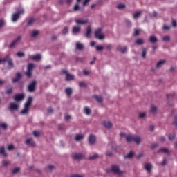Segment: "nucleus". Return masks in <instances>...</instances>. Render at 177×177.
Instances as JSON below:
<instances>
[{
  "instance_id": "f257e3e1",
  "label": "nucleus",
  "mask_w": 177,
  "mask_h": 177,
  "mask_svg": "<svg viewBox=\"0 0 177 177\" xmlns=\"http://www.w3.org/2000/svg\"><path fill=\"white\" fill-rule=\"evenodd\" d=\"M32 103V97H28L24 104V109L21 111V114H27L30 111V106Z\"/></svg>"
},
{
  "instance_id": "f03ea898",
  "label": "nucleus",
  "mask_w": 177,
  "mask_h": 177,
  "mask_svg": "<svg viewBox=\"0 0 177 177\" xmlns=\"http://www.w3.org/2000/svg\"><path fill=\"white\" fill-rule=\"evenodd\" d=\"M127 142H135L137 145L140 143V136L136 135H129L126 136Z\"/></svg>"
},
{
  "instance_id": "7ed1b4c3",
  "label": "nucleus",
  "mask_w": 177,
  "mask_h": 177,
  "mask_svg": "<svg viewBox=\"0 0 177 177\" xmlns=\"http://www.w3.org/2000/svg\"><path fill=\"white\" fill-rule=\"evenodd\" d=\"M110 171L117 175H122V174H124L122 171L120 170V167L115 165H112L111 170H107L106 172H110Z\"/></svg>"
},
{
  "instance_id": "20e7f679",
  "label": "nucleus",
  "mask_w": 177,
  "mask_h": 177,
  "mask_svg": "<svg viewBox=\"0 0 177 177\" xmlns=\"http://www.w3.org/2000/svg\"><path fill=\"white\" fill-rule=\"evenodd\" d=\"M102 31H103V29L102 28H98L95 31V37L97 38V39H104V35L102 33Z\"/></svg>"
},
{
  "instance_id": "39448f33",
  "label": "nucleus",
  "mask_w": 177,
  "mask_h": 177,
  "mask_svg": "<svg viewBox=\"0 0 177 177\" xmlns=\"http://www.w3.org/2000/svg\"><path fill=\"white\" fill-rule=\"evenodd\" d=\"M3 62L8 63L9 68H13V60L10 58V55H6L5 57L3 58Z\"/></svg>"
},
{
  "instance_id": "423d86ee",
  "label": "nucleus",
  "mask_w": 177,
  "mask_h": 177,
  "mask_svg": "<svg viewBox=\"0 0 177 177\" xmlns=\"http://www.w3.org/2000/svg\"><path fill=\"white\" fill-rule=\"evenodd\" d=\"M20 15H24V10L21 9L17 12L14 13L12 16V21H17L19 17H20Z\"/></svg>"
},
{
  "instance_id": "0eeeda50",
  "label": "nucleus",
  "mask_w": 177,
  "mask_h": 177,
  "mask_svg": "<svg viewBox=\"0 0 177 177\" xmlns=\"http://www.w3.org/2000/svg\"><path fill=\"white\" fill-rule=\"evenodd\" d=\"M62 74H65L66 75V81H71L74 80V75H71L68 73V72L66 70H62Z\"/></svg>"
},
{
  "instance_id": "6e6552de",
  "label": "nucleus",
  "mask_w": 177,
  "mask_h": 177,
  "mask_svg": "<svg viewBox=\"0 0 177 177\" xmlns=\"http://www.w3.org/2000/svg\"><path fill=\"white\" fill-rule=\"evenodd\" d=\"M35 86H37V82L34 80L28 86V91L30 93L34 92L35 91Z\"/></svg>"
},
{
  "instance_id": "1a4fd4ad",
  "label": "nucleus",
  "mask_w": 177,
  "mask_h": 177,
  "mask_svg": "<svg viewBox=\"0 0 177 177\" xmlns=\"http://www.w3.org/2000/svg\"><path fill=\"white\" fill-rule=\"evenodd\" d=\"M73 160H84L85 158V155H82V153H73L72 156Z\"/></svg>"
},
{
  "instance_id": "9d476101",
  "label": "nucleus",
  "mask_w": 177,
  "mask_h": 177,
  "mask_svg": "<svg viewBox=\"0 0 177 177\" xmlns=\"http://www.w3.org/2000/svg\"><path fill=\"white\" fill-rule=\"evenodd\" d=\"M24 99V94H17L14 96V100L15 102H20Z\"/></svg>"
},
{
  "instance_id": "9b49d317",
  "label": "nucleus",
  "mask_w": 177,
  "mask_h": 177,
  "mask_svg": "<svg viewBox=\"0 0 177 177\" xmlns=\"http://www.w3.org/2000/svg\"><path fill=\"white\" fill-rule=\"evenodd\" d=\"M20 39H21V36H17V37L8 46V48H13V46H15V45H16L19 41H20Z\"/></svg>"
},
{
  "instance_id": "f8f14e48",
  "label": "nucleus",
  "mask_w": 177,
  "mask_h": 177,
  "mask_svg": "<svg viewBox=\"0 0 177 177\" xmlns=\"http://www.w3.org/2000/svg\"><path fill=\"white\" fill-rule=\"evenodd\" d=\"M29 59H31V60H35L36 62H39V60L41 59V54H37L35 55H30L29 57Z\"/></svg>"
},
{
  "instance_id": "ddd939ff",
  "label": "nucleus",
  "mask_w": 177,
  "mask_h": 177,
  "mask_svg": "<svg viewBox=\"0 0 177 177\" xmlns=\"http://www.w3.org/2000/svg\"><path fill=\"white\" fill-rule=\"evenodd\" d=\"M92 32V29H91V26H88L86 32L84 33V36L86 38H91V33Z\"/></svg>"
},
{
  "instance_id": "4468645a",
  "label": "nucleus",
  "mask_w": 177,
  "mask_h": 177,
  "mask_svg": "<svg viewBox=\"0 0 177 177\" xmlns=\"http://www.w3.org/2000/svg\"><path fill=\"white\" fill-rule=\"evenodd\" d=\"M21 78V73H17L15 78L12 79V82H19V80Z\"/></svg>"
},
{
  "instance_id": "2eb2a0df",
  "label": "nucleus",
  "mask_w": 177,
  "mask_h": 177,
  "mask_svg": "<svg viewBox=\"0 0 177 177\" xmlns=\"http://www.w3.org/2000/svg\"><path fill=\"white\" fill-rule=\"evenodd\" d=\"M151 168H153V166L150 163H147L145 165V169L150 174L151 172Z\"/></svg>"
},
{
  "instance_id": "dca6fc26",
  "label": "nucleus",
  "mask_w": 177,
  "mask_h": 177,
  "mask_svg": "<svg viewBox=\"0 0 177 177\" xmlns=\"http://www.w3.org/2000/svg\"><path fill=\"white\" fill-rule=\"evenodd\" d=\"M26 145H28V146H35V142H34V140H32V138H28L25 142Z\"/></svg>"
},
{
  "instance_id": "f3484780",
  "label": "nucleus",
  "mask_w": 177,
  "mask_h": 177,
  "mask_svg": "<svg viewBox=\"0 0 177 177\" xmlns=\"http://www.w3.org/2000/svg\"><path fill=\"white\" fill-rule=\"evenodd\" d=\"M8 109L9 110H18L19 105L16 104L15 103H10Z\"/></svg>"
},
{
  "instance_id": "a211bd4d",
  "label": "nucleus",
  "mask_w": 177,
  "mask_h": 177,
  "mask_svg": "<svg viewBox=\"0 0 177 177\" xmlns=\"http://www.w3.org/2000/svg\"><path fill=\"white\" fill-rule=\"evenodd\" d=\"M88 142L90 145H93V143L96 142V137H95L93 135H90L88 137Z\"/></svg>"
},
{
  "instance_id": "6ab92c4d",
  "label": "nucleus",
  "mask_w": 177,
  "mask_h": 177,
  "mask_svg": "<svg viewBox=\"0 0 177 177\" xmlns=\"http://www.w3.org/2000/svg\"><path fill=\"white\" fill-rule=\"evenodd\" d=\"M117 50H119V52H122V53H125V52H127V46H118L117 48Z\"/></svg>"
},
{
  "instance_id": "aec40b11",
  "label": "nucleus",
  "mask_w": 177,
  "mask_h": 177,
  "mask_svg": "<svg viewBox=\"0 0 177 177\" xmlns=\"http://www.w3.org/2000/svg\"><path fill=\"white\" fill-rule=\"evenodd\" d=\"M75 46H76V49H77V50H82L84 49V44H82L80 42H77L75 44Z\"/></svg>"
},
{
  "instance_id": "412c9836",
  "label": "nucleus",
  "mask_w": 177,
  "mask_h": 177,
  "mask_svg": "<svg viewBox=\"0 0 177 177\" xmlns=\"http://www.w3.org/2000/svg\"><path fill=\"white\" fill-rule=\"evenodd\" d=\"M103 124H104V127H105V128H108V129H110L111 128V127H113V124L109 121H104L103 122Z\"/></svg>"
},
{
  "instance_id": "4be33fe9",
  "label": "nucleus",
  "mask_w": 177,
  "mask_h": 177,
  "mask_svg": "<svg viewBox=\"0 0 177 177\" xmlns=\"http://www.w3.org/2000/svg\"><path fill=\"white\" fill-rule=\"evenodd\" d=\"M81 30V28L78 26H74L72 29V32L73 34H78V32Z\"/></svg>"
},
{
  "instance_id": "5701e85b",
  "label": "nucleus",
  "mask_w": 177,
  "mask_h": 177,
  "mask_svg": "<svg viewBox=\"0 0 177 177\" xmlns=\"http://www.w3.org/2000/svg\"><path fill=\"white\" fill-rule=\"evenodd\" d=\"M82 139H84V136L81 134H77L75 137V140H76V142H80Z\"/></svg>"
},
{
  "instance_id": "b1692460",
  "label": "nucleus",
  "mask_w": 177,
  "mask_h": 177,
  "mask_svg": "<svg viewBox=\"0 0 177 177\" xmlns=\"http://www.w3.org/2000/svg\"><path fill=\"white\" fill-rule=\"evenodd\" d=\"M93 98L96 100V101L98 102V103H102V102H103V98L102 97V96L94 95Z\"/></svg>"
},
{
  "instance_id": "393cba45",
  "label": "nucleus",
  "mask_w": 177,
  "mask_h": 177,
  "mask_svg": "<svg viewBox=\"0 0 177 177\" xmlns=\"http://www.w3.org/2000/svg\"><path fill=\"white\" fill-rule=\"evenodd\" d=\"M75 23H77V24H86V23H88V20L77 19L75 20Z\"/></svg>"
},
{
  "instance_id": "a878e982",
  "label": "nucleus",
  "mask_w": 177,
  "mask_h": 177,
  "mask_svg": "<svg viewBox=\"0 0 177 177\" xmlns=\"http://www.w3.org/2000/svg\"><path fill=\"white\" fill-rule=\"evenodd\" d=\"M157 37H156L155 36H151L149 37V41L151 42V44H155V42H157Z\"/></svg>"
},
{
  "instance_id": "bb28decb",
  "label": "nucleus",
  "mask_w": 177,
  "mask_h": 177,
  "mask_svg": "<svg viewBox=\"0 0 177 177\" xmlns=\"http://www.w3.org/2000/svg\"><path fill=\"white\" fill-rule=\"evenodd\" d=\"M158 153H166V154H169V151L167 148H162L158 151Z\"/></svg>"
},
{
  "instance_id": "cd10ccee",
  "label": "nucleus",
  "mask_w": 177,
  "mask_h": 177,
  "mask_svg": "<svg viewBox=\"0 0 177 177\" xmlns=\"http://www.w3.org/2000/svg\"><path fill=\"white\" fill-rule=\"evenodd\" d=\"M0 154H2L3 157H6V153H5V147H0Z\"/></svg>"
},
{
  "instance_id": "c85d7f7f",
  "label": "nucleus",
  "mask_w": 177,
  "mask_h": 177,
  "mask_svg": "<svg viewBox=\"0 0 177 177\" xmlns=\"http://www.w3.org/2000/svg\"><path fill=\"white\" fill-rule=\"evenodd\" d=\"M65 92L68 96H70L71 93H73V90L70 88H66Z\"/></svg>"
},
{
  "instance_id": "c756f323",
  "label": "nucleus",
  "mask_w": 177,
  "mask_h": 177,
  "mask_svg": "<svg viewBox=\"0 0 177 177\" xmlns=\"http://www.w3.org/2000/svg\"><path fill=\"white\" fill-rule=\"evenodd\" d=\"M135 43L137 45H143V44H145V42L143 41V39H138L136 40Z\"/></svg>"
},
{
  "instance_id": "7c9ffc66",
  "label": "nucleus",
  "mask_w": 177,
  "mask_h": 177,
  "mask_svg": "<svg viewBox=\"0 0 177 177\" xmlns=\"http://www.w3.org/2000/svg\"><path fill=\"white\" fill-rule=\"evenodd\" d=\"M164 63H165V60H161L159 61L157 64H156V67L158 68L160 67H161V66H162L164 64Z\"/></svg>"
},
{
  "instance_id": "2f4dec72",
  "label": "nucleus",
  "mask_w": 177,
  "mask_h": 177,
  "mask_svg": "<svg viewBox=\"0 0 177 177\" xmlns=\"http://www.w3.org/2000/svg\"><path fill=\"white\" fill-rule=\"evenodd\" d=\"M34 21H35V19L34 18H31L28 21V26H32L34 24Z\"/></svg>"
},
{
  "instance_id": "473e14b6",
  "label": "nucleus",
  "mask_w": 177,
  "mask_h": 177,
  "mask_svg": "<svg viewBox=\"0 0 177 177\" xmlns=\"http://www.w3.org/2000/svg\"><path fill=\"white\" fill-rule=\"evenodd\" d=\"M84 113L86 115H89V114H91V109L86 106L84 107Z\"/></svg>"
},
{
  "instance_id": "72a5a7b5",
  "label": "nucleus",
  "mask_w": 177,
  "mask_h": 177,
  "mask_svg": "<svg viewBox=\"0 0 177 177\" xmlns=\"http://www.w3.org/2000/svg\"><path fill=\"white\" fill-rule=\"evenodd\" d=\"M147 53V50L146 48H142V57H143V59H145V57H146Z\"/></svg>"
},
{
  "instance_id": "f704fd0d",
  "label": "nucleus",
  "mask_w": 177,
  "mask_h": 177,
  "mask_svg": "<svg viewBox=\"0 0 177 177\" xmlns=\"http://www.w3.org/2000/svg\"><path fill=\"white\" fill-rule=\"evenodd\" d=\"M32 68H34V64H28L27 70L29 71H32Z\"/></svg>"
},
{
  "instance_id": "c9c22d12",
  "label": "nucleus",
  "mask_w": 177,
  "mask_h": 177,
  "mask_svg": "<svg viewBox=\"0 0 177 177\" xmlns=\"http://www.w3.org/2000/svg\"><path fill=\"white\" fill-rule=\"evenodd\" d=\"M67 32H68V27L65 26L62 30V34L64 35H66V34H67Z\"/></svg>"
},
{
  "instance_id": "e433bc0d",
  "label": "nucleus",
  "mask_w": 177,
  "mask_h": 177,
  "mask_svg": "<svg viewBox=\"0 0 177 177\" xmlns=\"http://www.w3.org/2000/svg\"><path fill=\"white\" fill-rule=\"evenodd\" d=\"M133 157V152L131 151L126 156L125 158H132Z\"/></svg>"
},
{
  "instance_id": "4c0bfd02",
  "label": "nucleus",
  "mask_w": 177,
  "mask_h": 177,
  "mask_svg": "<svg viewBox=\"0 0 177 177\" xmlns=\"http://www.w3.org/2000/svg\"><path fill=\"white\" fill-rule=\"evenodd\" d=\"M97 158H99V155L97 154L89 157V160H96Z\"/></svg>"
},
{
  "instance_id": "58836bf2",
  "label": "nucleus",
  "mask_w": 177,
  "mask_h": 177,
  "mask_svg": "<svg viewBox=\"0 0 177 177\" xmlns=\"http://www.w3.org/2000/svg\"><path fill=\"white\" fill-rule=\"evenodd\" d=\"M95 49L98 52H100V50H103L104 47L102 46H95Z\"/></svg>"
},
{
  "instance_id": "ea45409f",
  "label": "nucleus",
  "mask_w": 177,
  "mask_h": 177,
  "mask_svg": "<svg viewBox=\"0 0 177 177\" xmlns=\"http://www.w3.org/2000/svg\"><path fill=\"white\" fill-rule=\"evenodd\" d=\"M79 86H80V88H86V84L84 82H80Z\"/></svg>"
},
{
  "instance_id": "a19ab883",
  "label": "nucleus",
  "mask_w": 177,
  "mask_h": 177,
  "mask_svg": "<svg viewBox=\"0 0 177 177\" xmlns=\"http://www.w3.org/2000/svg\"><path fill=\"white\" fill-rule=\"evenodd\" d=\"M2 165H3V167H8V165H9V161H7L5 160H3Z\"/></svg>"
},
{
  "instance_id": "79ce46f5",
  "label": "nucleus",
  "mask_w": 177,
  "mask_h": 177,
  "mask_svg": "<svg viewBox=\"0 0 177 177\" xmlns=\"http://www.w3.org/2000/svg\"><path fill=\"white\" fill-rule=\"evenodd\" d=\"M0 128H3V129H6V128H8V125L6 123H1Z\"/></svg>"
},
{
  "instance_id": "37998d69",
  "label": "nucleus",
  "mask_w": 177,
  "mask_h": 177,
  "mask_svg": "<svg viewBox=\"0 0 177 177\" xmlns=\"http://www.w3.org/2000/svg\"><path fill=\"white\" fill-rule=\"evenodd\" d=\"M12 91H13V88L10 87V88L6 90V93H7V95H10Z\"/></svg>"
},
{
  "instance_id": "c03bdc74",
  "label": "nucleus",
  "mask_w": 177,
  "mask_h": 177,
  "mask_svg": "<svg viewBox=\"0 0 177 177\" xmlns=\"http://www.w3.org/2000/svg\"><path fill=\"white\" fill-rule=\"evenodd\" d=\"M19 171H20V168L19 167H16L14 169H12V174H17V172H19Z\"/></svg>"
},
{
  "instance_id": "a18cd8bd",
  "label": "nucleus",
  "mask_w": 177,
  "mask_h": 177,
  "mask_svg": "<svg viewBox=\"0 0 177 177\" xmlns=\"http://www.w3.org/2000/svg\"><path fill=\"white\" fill-rule=\"evenodd\" d=\"M139 16H140V12H137L136 13H134V15H133V19H138V17H139Z\"/></svg>"
},
{
  "instance_id": "49530a36",
  "label": "nucleus",
  "mask_w": 177,
  "mask_h": 177,
  "mask_svg": "<svg viewBox=\"0 0 177 177\" xmlns=\"http://www.w3.org/2000/svg\"><path fill=\"white\" fill-rule=\"evenodd\" d=\"M39 34V32L38 30H34L32 32V37H37Z\"/></svg>"
},
{
  "instance_id": "de8ad7c7",
  "label": "nucleus",
  "mask_w": 177,
  "mask_h": 177,
  "mask_svg": "<svg viewBox=\"0 0 177 177\" xmlns=\"http://www.w3.org/2000/svg\"><path fill=\"white\" fill-rule=\"evenodd\" d=\"M169 39H170L169 36H165L162 37V41H165V42H168Z\"/></svg>"
},
{
  "instance_id": "09e8293b",
  "label": "nucleus",
  "mask_w": 177,
  "mask_h": 177,
  "mask_svg": "<svg viewBox=\"0 0 177 177\" xmlns=\"http://www.w3.org/2000/svg\"><path fill=\"white\" fill-rule=\"evenodd\" d=\"M17 56L18 57H24V53H23V52H18V53H17Z\"/></svg>"
},
{
  "instance_id": "8fccbe9b",
  "label": "nucleus",
  "mask_w": 177,
  "mask_h": 177,
  "mask_svg": "<svg viewBox=\"0 0 177 177\" xmlns=\"http://www.w3.org/2000/svg\"><path fill=\"white\" fill-rule=\"evenodd\" d=\"M118 9H124L125 8V4L120 3L117 6Z\"/></svg>"
},
{
  "instance_id": "3c124183",
  "label": "nucleus",
  "mask_w": 177,
  "mask_h": 177,
  "mask_svg": "<svg viewBox=\"0 0 177 177\" xmlns=\"http://www.w3.org/2000/svg\"><path fill=\"white\" fill-rule=\"evenodd\" d=\"M26 74L27 77H28V78L31 77V75H32V73L31 72V71H28V70H27V72Z\"/></svg>"
},
{
  "instance_id": "603ef678",
  "label": "nucleus",
  "mask_w": 177,
  "mask_h": 177,
  "mask_svg": "<svg viewBox=\"0 0 177 177\" xmlns=\"http://www.w3.org/2000/svg\"><path fill=\"white\" fill-rule=\"evenodd\" d=\"M77 2H80L81 1V0H77ZM83 1V3H82V5L83 6H85L86 5V3H88V2H89V0H82Z\"/></svg>"
},
{
  "instance_id": "864d4df0",
  "label": "nucleus",
  "mask_w": 177,
  "mask_h": 177,
  "mask_svg": "<svg viewBox=\"0 0 177 177\" xmlns=\"http://www.w3.org/2000/svg\"><path fill=\"white\" fill-rule=\"evenodd\" d=\"M156 111H157V107L152 106L151 108V113H156Z\"/></svg>"
},
{
  "instance_id": "5fc2aeb1",
  "label": "nucleus",
  "mask_w": 177,
  "mask_h": 177,
  "mask_svg": "<svg viewBox=\"0 0 177 177\" xmlns=\"http://www.w3.org/2000/svg\"><path fill=\"white\" fill-rule=\"evenodd\" d=\"M134 37H138L139 35V30L138 29H135L133 32Z\"/></svg>"
},
{
  "instance_id": "6e6d98bb",
  "label": "nucleus",
  "mask_w": 177,
  "mask_h": 177,
  "mask_svg": "<svg viewBox=\"0 0 177 177\" xmlns=\"http://www.w3.org/2000/svg\"><path fill=\"white\" fill-rule=\"evenodd\" d=\"M167 99L168 100H169V99H173L174 98V96H175V94H167Z\"/></svg>"
},
{
  "instance_id": "4d7b16f0",
  "label": "nucleus",
  "mask_w": 177,
  "mask_h": 177,
  "mask_svg": "<svg viewBox=\"0 0 177 177\" xmlns=\"http://www.w3.org/2000/svg\"><path fill=\"white\" fill-rule=\"evenodd\" d=\"M175 139V134H171L169 136V140H174Z\"/></svg>"
},
{
  "instance_id": "13d9d810",
  "label": "nucleus",
  "mask_w": 177,
  "mask_h": 177,
  "mask_svg": "<svg viewBox=\"0 0 177 177\" xmlns=\"http://www.w3.org/2000/svg\"><path fill=\"white\" fill-rule=\"evenodd\" d=\"M138 117H139L140 118H145V117H146V113H141L139 114Z\"/></svg>"
},
{
  "instance_id": "bf43d9fd",
  "label": "nucleus",
  "mask_w": 177,
  "mask_h": 177,
  "mask_svg": "<svg viewBox=\"0 0 177 177\" xmlns=\"http://www.w3.org/2000/svg\"><path fill=\"white\" fill-rule=\"evenodd\" d=\"M73 9L75 12H77V10H80V6H78V4L75 5Z\"/></svg>"
},
{
  "instance_id": "052dcab7",
  "label": "nucleus",
  "mask_w": 177,
  "mask_h": 177,
  "mask_svg": "<svg viewBox=\"0 0 177 177\" xmlns=\"http://www.w3.org/2000/svg\"><path fill=\"white\" fill-rule=\"evenodd\" d=\"M171 24L173 27H176L177 26L176 21L175 19H173L171 21Z\"/></svg>"
},
{
  "instance_id": "680f3d73",
  "label": "nucleus",
  "mask_w": 177,
  "mask_h": 177,
  "mask_svg": "<svg viewBox=\"0 0 177 177\" xmlns=\"http://www.w3.org/2000/svg\"><path fill=\"white\" fill-rule=\"evenodd\" d=\"M13 149H15V146H13V145H8V150H13Z\"/></svg>"
},
{
  "instance_id": "e2e57ef3",
  "label": "nucleus",
  "mask_w": 177,
  "mask_h": 177,
  "mask_svg": "<svg viewBox=\"0 0 177 177\" xmlns=\"http://www.w3.org/2000/svg\"><path fill=\"white\" fill-rule=\"evenodd\" d=\"M157 146H158V144L157 143H153L151 145V149H156V147H157Z\"/></svg>"
},
{
  "instance_id": "0e129e2a",
  "label": "nucleus",
  "mask_w": 177,
  "mask_h": 177,
  "mask_svg": "<svg viewBox=\"0 0 177 177\" xmlns=\"http://www.w3.org/2000/svg\"><path fill=\"white\" fill-rule=\"evenodd\" d=\"M173 125H175V127H177V116L174 120Z\"/></svg>"
},
{
  "instance_id": "69168bd1",
  "label": "nucleus",
  "mask_w": 177,
  "mask_h": 177,
  "mask_svg": "<svg viewBox=\"0 0 177 177\" xmlns=\"http://www.w3.org/2000/svg\"><path fill=\"white\" fill-rule=\"evenodd\" d=\"M71 177H84V176L80 174H72Z\"/></svg>"
},
{
  "instance_id": "338daca9",
  "label": "nucleus",
  "mask_w": 177,
  "mask_h": 177,
  "mask_svg": "<svg viewBox=\"0 0 177 177\" xmlns=\"http://www.w3.org/2000/svg\"><path fill=\"white\" fill-rule=\"evenodd\" d=\"M33 135L35 137L39 136V132L35 131H33Z\"/></svg>"
},
{
  "instance_id": "774afa93",
  "label": "nucleus",
  "mask_w": 177,
  "mask_h": 177,
  "mask_svg": "<svg viewBox=\"0 0 177 177\" xmlns=\"http://www.w3.org/2000/svg\"><path fill=\"white\" fill-rule=\"evenodd\" d=\"M111 48H113V46H111V44H108L106 46V49H108L109 50H110Z\"/></svg>"
}]
</instances>
